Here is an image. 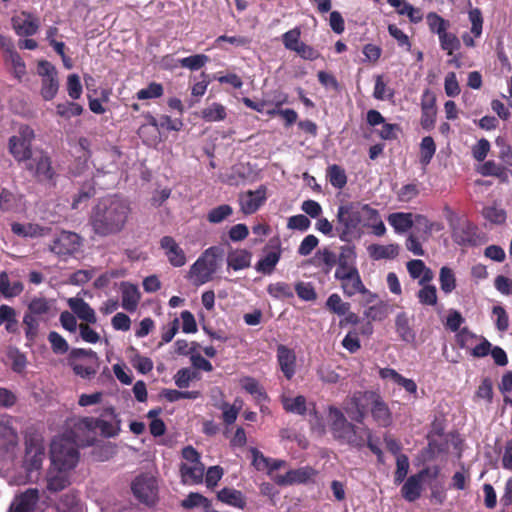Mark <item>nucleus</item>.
<instances>
[{
    "instance_id": "c03bdc74",
    "label": "nucleus",
    "mask_w": 512,
    "mask_h": 512,
    "mask_svg": "<svg viewBox=\"0 0 512 512\" xmlns=\"http://www.w3.org/2000/svg\"><path fill=\"white\" fill-rule=\"evenodd\" d=\"M227 116L226 107L214 102L201 111V117L206 122H220Z\"/></svg>"
},
{
    "instance_id": "3c124183",
    "label": "nucleus",
    "mask_w": 512,
    "mask_h": 512,
    "mask_svg": "<svg viewBox=\"0 0 512 512\" xmlns=\"http://www.w3.org/2000/svg\"><path fill=\"white\" fill-rule=\"evenodd\" d=\"M327 177L331 185L337 189H342L347 183L345 170L339 165H331L327 169Z\"/></svg>"
},
{
    "instance_id": "2f4dec72",
    "label": "nucleus",
    "mask_w": 512,
    "mask_h": 512,
    "mask_svg": "<svg viewBox=\"0 0 512 512\" xmlns=\"http://www.w3.org/2000/svg\"><path fill=\"white\" fill-rule=\"evenodd\" d=\"M243 390L252 395L258 403L268 401L269 397L259 381L251 376H243L239 380Z\"/></svg>"
},
{
    "instance_id": "2eb2a0df",
    "label": "nucleus",
    "mask_w": 512,
    "mask_h": 512,
    "mask_svg": "<svg viewBox=\"0 0 512 512\" xmlns=\"http://www.w3.org/2000/svg\"><path fill=\"white\" fill-rule=\"evenodd\" d=\"M94 425L95 430L99 429L101 435L107 438L116 436L120 431V420L113 407L105 408Z\"/></svg>"
},
{
    "instance_id": "e433bc0d",
    "label": "nucleus",
    "mask_w": 512,
    "mask_h": 512,
    "mask_svg": "<svg viewBox=\"0 0 512 512\" xmlns=\"http://www.w3.org/2000/svg\"><path fill=\"white\" fill-rule=\"evenodd\" d=\"M369 436H371L369 428L357 427L353 424L343 443L356 449H362L366 444V438Z\"/></svg>"
},
{
    "instance_id": "412c9836",
    "label": "nucleus",
    "mask_w": 512,
    "mask_h": 512,
    "mask_svg": "<svg viewBox=\"0 0 512 512\" xmlns=\"http://www.w3.org/2000/svg\"><path fill=\"white\" fill-rule=\"evenodd\" d=\"M38 501V489L29 488L16 496L14 501L11 503L8 512H35Z\"/></svg>"
},
{
    "instance_id": "bb28decb",
    "label": "nucleus",
    "mask_w": 512,
    "mask_h": 512,
    "mask_svg": "<svg viewBox=\"0 0 512 512\" xmlns=\"http://www.w3.org/2000/svg\"><path fill=\"white\" fill-rule=\"evenodd\" d=\"M388 223L395 233L404 234L413 227L414 214L409 212H395L387 217Z\"/></svg>"
},
{
    "instance_id": "a19ab883",
    "label": "nucleus",
    "mask_w": 512,
    "mask_h": 512,
    "mask_svg": "<svg viewBox=\"0 0 512 512\" xmlns=\"http://www.w3.org/2000/svg\"><path fill=\"white\" fill-rule=\"evenodd\" d=\"M217 499L225 504L243 509L246 505L241 491L233 488H223L217 493Z\"/></svg>"
},
{
    "instance_id": "bf43d9fd",
    "label": "nucleus",
    "mask_w": 512,
    "mask_h": 512,
    "mask_svg": "<svg viewBox=\"0 0 512 512\" xmlns=\"http://www.w3.org/2000/svg\"><path fill=\"white\" fill-rule=\"evenodd\" d=\"M181 505L185 509H192V508L199 507V506H202L203 508L208 509L211 505V502L209 499L204 497L202 494L196 493V492H191L182 501Z\"/></svg>"
},
{
    "instance_id": "c9c22d12",
    "label": "nucleus",
    "mask_w": 512,
    "mask_h": 512,
    "mask_svg": "<svg viewBox=\"0 0 512 512\" xmlns=\"http://www.w3.org/2000/svg\"><path fill=\"white\" fill-rule=\"evenodd\" d=\"M476 227L470 222H464L453 228L452 238L459 245L471 244L474 241Z\"/></svg>"
},
{
    "instance_id": "8fccbe9b",
    "label": "nucleus",
    "mask_w": 512,
    "mask_h": 512,
    "mask_svg": "<svg viewBox=\"0 0 512 512\" xmlns=\"http://www.w3.org/2000/svg\"><path fill=\"white\" fill-rule=\"evenodd\" d=\"M233 214V208L228 204H222L212 208L207 213V221L211 224H219Z\"/></svg>"
},
{
    "instance_id": "09e8293b",
    "label": "nucleus",
    "mask_w": 512,
    "mask_h": 512,
    "mask_svg": "<svg viewBox=\"0 0 512 512\" xmlns=\"http://www.w3.org/2000/svg\"><path fill=\"white\" fill-rule=\"evenodd\" d=\"M356 252L355 247L344 245L340 247L339 256L337 258V268H352L355 266Z\"/></svg>"
},
{
    "instance_id": "4c0bfd02",
    "label": "nucleus",
    "mask_w": 512,
    "mask_h": 512,
    "mask_svg": "<svg viewBox=\"0 0 512 512\" xmlns=\"http://www.w3.org/2000/svg\"><path fill=\"white\" fill-rule=\"evenodd\" d=\"M54 507L57 512H82L80 499L72 491L61 496Z\"/></svg>"
},
{
    "instance_id": "a878e982",
    "label": "nucleus",
    "mask_w": 512,
    "mask_h": 512,
    "mask_svg": "<svg viewBox=\"0 0 512 512\" xmlns=\"http://www.w3.org/2000/svg\"><path fill=\"white\" fill-rule=\"evenodd\" d=\"M11 230L15 235L24 238L43 237L48 235L50 232V228L48 227H42L38 224L33 223L21 224L17 222L12 223Z\"/></svg>"
},
{
    "instance_id": "c85d7f7f",
    "label": "nucleus",
    "mask_w": 512,
    "mask_h": 512,
    "mask_svg": "<svg viewBox=\"0 0 512 512\" xmlns=\"http://www.w3.org/2000/svg\"><path fill=\"white\" fill-rule=\"evenodd\" d=\"M251 257V252L246 249H236L228 252L226 259L228 269L239 271L248 268L251 264Z\"/></svg>"
},
{
    "instance_id": "423d86ee",
    "label": "nucleus",
    "mask_w": 512,
    "mask_h": 512,
    "mask_svg": "<svg viewBox=\"0 0 512 512\" xmlns=\"http://www.w3.org/2000/svg\"><path fill=\"white\" fill-rule=\"evenodd\" d=\"M44 458L45 446L43 438L38 434H26L23 468L30 482L38 480Z\"/></svg>"
},
{
    "instance_id": "e2e57ef3",
    "label": "nucleus",
    "mask_w": 512,
    "mask_h": 512,
    "mask_svg": "<svg viewBox=\"0 0 512 512\" xmlns=\"http://www.w3.org/2000/svg\"><path fill=\"white\" fill-rule=\"evenodd\" d=\"M479 336L469 331L467 328L461 329L456 334V342L457 345L462 349H470L472 350L475 342L478 340Z\"/></svg>"
},
{
    "instance_id": "1a4fd4ad",
    "label": "nucleus",
    "mask_w": 512,
    "mask_h": 512,
    "mask_svg": "<svg viewBox=\"0 0 512 512\" xmlns=\"http://www.w3.org/2000/svg\"><path fill=\"white\" fill-rule=\"evenodd\" d=\"M25 168L36 178L38 182H53L55 172L52 168L49 155L42 151H35L34 154L25 162Z\"/></svg>"
},
{
    "instance_id": "4d7b16f0",
    "label": "nucleus",
    "mask_w": 512,
    "mask_h": 512,
    "mask_svg": "<svg viewBox=\"0 0 512 512\" xmlns=\"http://www.w3.org/2000/svg\"><path fill=\"white\" fill-rule=\"evenodd\" d=\"M394 90L389 88L383 81L382 76L378 75L375 80L373 97L377 100H392L394 98Z\"/></svg>"
},
{
    "instance_id": "f257e3e1",
    "label": "nucleus",
    "mask_w": 512,
    "mask_h": 512,
    "mask_svg": "<svg viewBox=\"0 0 512 512\" xmlns=\"http://www.w3.org/2000/svg\"><path fill=\"white\" fill-rule=\"evenodd\" d=\"M131 214L130 203L118 196L106 197L92 208L89 224L100 237L117 235L122 232Z\"/></svg>"
},
{
    "instance_id": "20e7f679",
    "label": "nucleus",
    "mask_w": 512,
    "mask_h": 512,
    "mask_svg": "<svg viewBox=\"0 0 512 512\" xmlns=\"http://www.w3.org/2000/svg\"><path fill=\"white\" fill-rule=\"evenodd\" d=\"M221 249L213 246L206 249L192 264L188 272V279L195 286H201L211 281L219 268Z\"/></svg>"
},
{
    "instance_id": "f704fd0d",
    "label": "nucleus",
    "mask_w": 512,
    "mask_h": 512,
    "mask_svg": "<svg viewBox=\"0 0 512 512\" xmlns=\"http://www.w3.org/2000/svg\"><path fill=\"white\" fill-rule=\"evenodd\" d=\"M69 306L74 314L87 323L94 324L97 321L94 310L83 299H70Z\"/></svg>"
},
{
    "instance_id": "7ed1b4c3",
    "label": "nucleus",
    "mask_w": 512,
    "mask_h": 512,
    "mask_svg": "<svg viewBox=\"0 0 512 512\" xmlns=\"http://www.w3.org/2000/svg\"><path fill=\"white\" fill-rule=\"evenodd\" d=\"M361 202L341 203L336 212L335 234L343 242L358 240L364 234L366 209Z\"/></svg>"
},
{
    "instance_id": "a211bd4d",
    "label": "nucleus",
    "mask_w": 512,
    "mask_h": 512,
    "mask_svg": "<svg viewBox=\"0 0 512 512\" xmlns=\"http://www.w3.org/2000/svg\"><path fill=\"white\" fill-rule=\"evenodd\" d=\"M160 247L172 266L182 267L186 264L187 259L184 250L171 236H164L160 240Z\"/></svg>"
},
{
    "instance_id": "5701e85b",
    "label": "nucleus",
    "mask_w": 512,
    "mask_h": 512,
    "mask_svg": "<svg viewBox=\"0 0 512 512\" xmlns=\"http://www.w3.org/2000/svg\"><path fill=\"white\" fill-rule=\"evenodd\" d=\"M407 270L413 279H418V283L422 288H435L430 285L434 278V273L428 268L422 260L415 259L407 263Z\"/></svg>"
},
{
    "instance_id": "cd10ccee",
    "label": "nucleus",
    "mask_w": 512,
    "mask_h": 512,
    "mask_svg": "<svg viewBox=\"0 0 512 512\" xmlns=\"http://www.w3.org/2000/svg\"><path fill=\"white\" fill-rule=\"evenodd\" d=\"M18 444L16 431L0 421V455L12 452Z\"/></svg>"
},
{
    "instance_id": "864d4df0",
    "label": "nucleus",
    "mask_w": 512,
    "mask_h": 512,
    "mask_svg": "<svg viewBox=\"0 0 512 512\" xmlns=\"http://www.w3.org/2000/svg\"><path fill=\"white\" fill-rule=\"evenodd\" d=\"M280 259L277 251L267 252L257 263L256 268L262 273H271Z\"/></svg>"
},
{
    "instance_id": "79ce46f5",
    "label": "nucleus",
    "mask_w": 512,
    "mask_h": 512,
    "mask_svg": "<svg viewBox=\"0 0 512 512\" xmlns=\"http://www.w3.org/2000/svg\"><path fill=\"white\" fill-rule=\"evenodd\" d=\"M368 252L374 260L394 259L399 254V245L397 244H372L368 247Z\"/></svg>"
},
{
    "instance_id": "39448f33",
    "label": "nucleus",
    "mask_w": 512,
    "mask_h": 512,
    "mask_svg": "<svg viewBox=\"0 0 512 512\" xmlns=\"http://www.w3.org/2000/svg\"><path fill=\"white\" fill-rule=\"evenodd\" d=\"M78 448L67 436L54 437L50 445L51 465L70 471L74 470L80 459Z\"/></svg>"
},
{
    "instance_id": "5fc2aeb1",
    "label": "nucleus",
    "mask_w": 512,
    "mask_h": 512,
    "mask_svg": "<svg viewBox=\"0 0 512 512\" xmlns=\"http://www.w3.org/2000/svg\"><path fill=\"white\" fill-rule=\"evenodd\" d=\"M438 39L441 49L446 51L448 55H452L460 48V40L454 33H450L448 30L440 35Z\"/></svg>"
},
{
    "instance_id": "f3484780",
    "label": "nucleus",
    "mask_w": 512,
    "mask_h": 512,
    "mask_svg": "<svg viewBox=\"0 0 512 512\" xmlns=\"http://www.w3.org/2000/svg\"><path fill=\"white\" fill-rule=\"evenodd\" d=\"M436 98L433 92L426 89L421 96V126L425 130H431L436 121Z\"/></svg>"
},
{
    "instance_id": "052dcab7",
    "label": "nucleus",
    "mask_w": 512,
    "mask_h": 512,
    "mask_svg": "<svg viewBox=\"0 0 512 512\" xmlns=\"http://www.w3.org/2000/svg\"><path fill=\"white\" fill-rule=\"evenodd\" d=\"M301 30L295 27L282 35V42L287 50L295 51L303 42L300 41Z\"/></svg>"
},
{
    "instance_id": "de8ad7c7",
    "label": "nucleus",
    "mask_w": 512,
    "mask_h": 512,
    "mask_svg": "<svg viewBox=\"0 0 512 512\" xmlns=\"http://www.w3.org/2000/svg\"><path fill=\"white\" fill-rule=\"evenodd\" d=\"M338 256L339 253L330 247H323L316 252L315 259L320 265L325 267L326 271H330L336 266Z\"/></svg>"
},
{
    "instance_id": "72a5a7b5",
    "label": "nucleus",
    "mask_w": 512,
    "mask_h": 512,
    "mask_svg": "<svg viewBox=\"0 0 512 512\" xmlns=\"http://www.w3.org/2000/svg\"><path fill=\"white\" fill-rule=\"evenodd\" d=\"M414 231L415 233L420 235V238L423 241L429 239L433 230H440L441 227L439 224L430 221L425 215L422 214H414Z\"/></svg>"
},
{
    "instance_id": "6ab92c4d",
    "label": "nucleus",
    "mask_w": 512,
    "mask_h": 512,
    "mask_svg": "<svg viewBox=\"0 0 512 512\" xmlns=\"http://www.w3.org/2000/svg\"><path fill=\"white\" fill-rule=\"evenodd\" d=\"M70 470L50 466L46 473V489L49 492H59L67 488L70 482Z\"/></svg>"
},
{
    "instance_id": "9b49d317",
    "label": "nucleus",
    "mask_w": 512,
    "mask_h": 512,
    "mask_svg": "<svg viewBox=\"0 0 512 512\" xmlns=\"http://www.w3.org/2000/svg\"><path fill=\"white\" fill-rule=\"evenodd\" d=\"M267 200V188L264 185L256 190H248L238 195L240 211L245 215L254 214Z\"/></svg>"
},
{
    "instance_id": "aec40b11",
    "label": "nucleus",
    "mask_w": 512,
    "mask_h": 512,
    "mask_svg": "<svg viewBox=\"0 0 512 512\" xmlns=\"http://www.w3.org/2000/svg\"><path fill=\"white\" fill-rule=\"evenodd\" d=\"M12 26L19 36H33L37 33L40 23L34 15L23 11L12 18Z\"/></svg>"
},
{
    "instance_id": "0e129e2a",
    "label": "nucleus",
    "mask_w": 512,
    "mask_h": 512,
    "mask_svg": "<svg viewBox=\"0 0 512 512\" xmlns=\"http://www.w3.org/2000/svg\"><path fill=\"white\" fill-rule=\"evenodd\" d=\"M163 95V86L160 83L152 82L148 87L140 89L136 93L138 100L159 98Z\"/></svg>"
},
{
    "instance_id": "473e14b6",
    "label": "nucleus",
    "mask_w": 512,
    "mask_h": 512,
    "mask_svg": "<svg viewBox=\"0 0 512 512\" xmlns=\"http://www.w3.org/2000/svg\"><path fill=\"white\" fill-rule=\"evenodd\" d=\"M395 329L402 341L411 343L415 340V332L412 329L409 317L405 312H401L396 315Z\"/></svg>"
},
{
    "instance_id": "a18cd8bd",
    "label": "nucleus",
    "mask_w": 512,
    "mask_h": 512,
    "mask_svg": "<svg viewBox=\"0 0 512 512\" xmlns=\"http://www.w3.org/2000/svg\"><path fill=\"white\" fill-rule=\"evenodd\" d=\"M283 409L288 413L305 415L307 411L306 398L303 395L296 397H284L282 399Z\"/></svg>"
},
{
    "instance_id": "58836bf2",
    "label": "nucleus",
    "mask_w": 512,
    "mask_h": 512,
    "mask_svg": "<svg viewBox=\"0 0 512 512\" xmlns=\"http://www.w3.org/2000/svg\"><path fill=\"white\" fill-rule=\"evenodd\" d=\"M421 491L422 481L419 479V476L414 474L408 477L406 482L403 484L401 488V495L405 500L414 502L420 497Z\"/></svg>"
},
{
    "instance_id": "393cba45",
    "label": "nucleus",
    "mask_w": 512,
    "mask_h": 512,
    "mask_svg": "<svg viewBox=\"0 0 512 512\" xmlns=\"http://www.w3.org/2000/svg\"><path fill=\"white\" fill-rule=\"evenodd\" d=\"M148 123L143 124L138 129V135L147 145H154L159 140V120L151 114L145 116Z\"/></svg>"
},
{
    "instance_id": "13d9d810",
    "label": "nucleus",
    "mask_w": 512,
    "mask_h": 512,
    "mask_svg": "<svg viewBox=\"0 0 512 512\" xmlns=\"http://www.w3.org/2000/svg\"><path fill=\"white\" fill-rule=\"evenodd\" d=\"M209 61V57L204 54H196L179 60V64L183 68L196 71L202 68Z\"/></svg>"
},
{
    "instance_id": "0eeeda50",
    "label": "nucleus",
    "mask_w": 512,
    "mask_h": 512,
    "mask_svg": "<svg viewBox=\"0 0 512 512\" xmlns=\"http://www.w3.org/2000/svg\"><path fill=\"white\" fill-rule=\"evenodd\" d=\"M95 423L93 417L77 418L68 423L69 429L62 435L72 439L78 447L91 446L96 441Z\"/></svg>"
},
{
    "instance_id": "dca6fc26",
    "label": "nucleus",
    "mask_w": 512,
    "mask_h": 512,
    "mask_svg": "<svg viewBox=\"0 0 512 512\" xmlns=\"http://www.w3.org/2000/svg\"><path fill=\"white\" fill-rule=\"evenodd\" d=\"M316 475L315 469L310 466H304L297 469H291L284 475H277L274 481L279 486H289L295 484H306Z\"/></svg>"
},
{
    "instance_id": "7c9ffc66",
    "label": "nucleus",
    "mask_w": 512,
    "mask_h": 512,
    "mask_svg": "<svg viewBox=\"0 0 512 512\" xmlns=\"http://www.w3.org/2000/svg\"><path fill=\"white\" fill-rule=\"evenodd\" d=\"M8 146L9 152L18 162H26L34 154L31 150V144L16 138V136L9 138Z\"/></svg>"
},
{
    "instance_id": "c756f323",
    "label": "nucleus",
    "mask_w": 512,
    "mask_h": 512,
    "mask_svg": "<svg viewBox=\"0 0 512 512\" xmlns=\"http://www.w3.org/2000/svg\"><path fill=\"white\" fill-rule=\"evenodd\" d=\"M335 278L342 282V288H364L356 267L336 268Z\"/></svg>"
},
{
    "instance_id": "b1692460",
    "label": "nucleus",
    "mask_w": 512,
    "mask_h": 512,
    "mask_svg": "<svg viewBox=\"0 0 512 512\" xmlns=\"http://www.w3.org/2000/svg\"><path fill=\"white\" fill-rule=\"evenodd\" d=\"M4 59L17 79L20 80L26 75V64L11 42L5 45Z\"/></svg>"
},
{
    "instance_id": "69168bd1",
    "label": "nucleus",
    "mask_w": 512,
    "mask_h": 512,
    "mask_svg": "<svg viewBox=\"0 0 512 512\" xmlns=\"http://www.w3.org/2000/svg\"><path fill=\"white\" fill-rule=\"evenodd\" d=\"M409 471V458L405 454H399L396 458L395 483H402Z\"/></svg>"
},
{
    "instance_id": "f8f14e48",
    "label": "nucleus",
    "mask_w": 512,
    "mask_h": 512,
    "mask_svg": "<svg viewBox=\"0 0 512 512\" xmlns=\"http://www.w3.org/2000/svg\"><path fill=\"white\" fill-rule=\"evenodd\" d=\"M80 358H91L97 360V355L92 350H86L82 348H74L69 352L68 364L72 367L73 372L82 378H90L96 374V369L91 365H84L78 363L77 360Z\"/></svg>"
},
{
    "instance_id": "4be33fe9",
    "label": "nucleus",
    "mask_w": 512,
    "mask_h": 512,
    "mask_svg": "<svg viewBox=\"0 0 512 512\" xmlns=\"http://www.w3.org/2000/svg\"><path fill=\"white\" fill-rule=\"evenodd\" d=\"M277 362L287 380H291L296 372V354L293 349L280 344L277 346Z\"/></svg>"
},
{
    "instance_id": "4468645a",
    "label": "nucleus",
    "mask_w": 512,
    "mask_h": 512,
    "mask_svg": "<svg viewBox=\"0 0 512 512\" xmlns=\"http://www.w3.org/2000/svg\"><path fill=\"white\" fill-rule=\"evenodd\" d=\"M329 425L333 437L343 443L353 424L344 416L343 412L334 406L329 407Z\"/></svg>"
},
{
    "instance_id": "37998d69",
    "label": "nucleus",
    "mask_w": 512,
    "mask_h": 512,
    "mask_svg": "<svg viewBox=\"0 0 512 512\" xmlns=\"http://www.w3.org/2000/svg\"><path fill=\"white\" fill-rule=\"evenodd\" d=\"M180 472L185 483L198 484L203 480L204 466L201 463L193 465L182 464Z\"/></svg>"
},
{
    "instance_id": "6e6d98bb",
    "label": "nucleus",
    "mask_w": 512,
    "mask_h": 512,
    "mask_svg": "<svg viewBox=\"0 0 512 512\" xmlns=\"http://www.w3.org/2000/svg\"><path fill=\"white\" fill-rule=\"evenodd\" d=\"M482 214L492 224L501 225L506 221V211L498 206L485 207Z\"/></svg>"
},
{
    "instance_id": "9d476101",
    "label": "nucleus",
    "mask_w": 512,
    "mask_h": 512,
    "mask_svg": "<svg viewBox=\"0 0 512 512\" xmlns=\"http://www.w3.org/2000/svg\"><path fill=\"white\" fill-rule=\"evenodd\" d=\"M131 490L141 503L152 506L158 500V487L153 477L138 476L132 482Z\"/></svg>"
},
{
    "instance_id": "f03ea898",
    "label": "nucleus",
    "mask_w": 512,
    "mask_h": 512,
    "mask_svg": "<svg viewBox=\"0 0 512 512\" xmlns=\"http://www.w3.org/2000/svg\"><path fill=\"white\" fill-rule=\"evenodd\" d=\"M351 411H348L352 420L363 423L370 412L373 420L380 427H389L392 424V413L383 397L375 391H358L351 398Z\"/></svg>"
},
{
    "instance_id": "338daca9",
    "label": "nucleus",
    "mask_w": 512,
    "mask_h": 512,
    "mask_svg": "<svg viewBox=\"0 0 512 512\" xmlns=\"http://www.w3.org/2000/svg\"><path fill=\"white\" fill-rule=\"evenodd\" d=\"M469 21L471 23V34L475 38H479L482 34L483 17L482 13L478 8L469 10L468 12Z\"/></svg>"
},
{
    "instance_id": "49530a36",
    "label": "nucleus",
    "mask_w": 512,
    "mask_h": 512,
    "mask_svg": "<svg viewBox=\"0 0 512 512\" xmlns=\"http://www.w3.org/2000/svg\"><path fill=\"white\" fill-rule=\"evenodd\" d=\"M426 23L430 32L437 34L438 37L450 28V22L435 12H429L426 15Z\"/></svg>"
},
{
    "instance_id": "603ef678",
    "label": "nucleus",
    "mask_w": 512,
    "mask_h": 512,
    "mask_svg": "<svg viewBox=\"0 0 512 512\" xmlns=\"http://www.w3.org/2000/svg\"><path fill=\"white\" fill-rule=\"evenodd\" d=\"M141 300L139 290H122V303L121 306L126 311L133 313L137 310L138 304Z\"/></svg>"
},
{
    "instance_id": "ddd939ff",
    "label": "nucleus",
    "mask_w": 512,
    "mask_h": 512,
    "mask_svg": "<svg viewBox=\"0 0 512 512\" xmlns=\"http://www.w3.org/2000/svg\"><path fill=\"white\" fill-rule=\"evenodd\" d=\"M80 247V237L73 232L62 231L53 240L50 250L60 256L70 255Z\"/></svg>"
},
{
    "instance_id": "ea45409f",
    "label": "nucleus",
    "mask_w": 512,
    "mask_h": 512,
    "mask_svg": "<svg viewBox=\"0 0 512 512\" xmlns=\"http://www.w3.org/2000/svg\"><path fill=\"white\" fill-rule=\"evenodd\" d=\"M364 228H371L372 232L378 237L383 236L386 233V227L381 219L379 211L370 205L366 209Z\"/></svg>"
},
{
    "instance_id": "680f3d73",
    "label": "nucleus",
    "mask_w": 512,
    "mask_h": 512,
    "mask_svg": "<svg viewBox=\"0 0 512 512\" xmlns=\"http://www.w3.org/2000/svg\"><path fill=\"white\" fill-rule=\"evenodd\" d=\"M420 150H421V155H420L421 163L427 165L433 158L435 151H436V146H435L433 138L430 136L424 137L420 144Z\"/></svg>"
},
{
    "instance_id": "774afa93",
    "label": "nucleus",
    "mask_w": 512,
    "mask_h": 512,
    "mask_svg": "<svg viewBox=\"0 0 512 512\" xmlns=\"http://www.w3.org/2000/svg\"><path fill=\"white\" fill-rule=\"evenodd\" d=\"M48 341L56 354H65L69 350L67 341L56 331H51L48 335Z\"/></svg>"
},
{
    "instance_id": "6e6552de",
    "label": "nucleus",
    "mask_w": 512,
    "mask_h": 512,
    "mask_svg": "<svg viewBox=\"0 0 512 512\" xmlns=\"http://www.w3.org/2000/svg\"><path fill=\"white\" fill-rule=\"evenodd\" d=\"M37 74L41 78L40 94L45 101L52 100L59 90V79L56 67L47 60L37 63Z\"/></svg>"
}]
</instances>
